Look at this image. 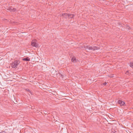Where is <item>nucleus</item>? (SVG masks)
Masks as SVG:
<instances>
[{
  "mask_svg": "<svg viewBox=\"0 0 133 133\" xmlns=\"http://www.w3.org/2000/svg\"><path fill=\"white\" fill-rule=\"evenodd\" d=\"M20 63V61L18 60H17L14 61L11 65V66L13 68H15L17 67V66Z\"/></svg>",
  "mask_w": 133,
  "mask_h": 133,
  "instance_id": "1",
  "label": "nucleus"
},
{
  "mask_svg": "<svg viewBox=\"0 0 133 133\" xmlns=\"http://www.w3.org/2000/svg\"><path fill=\"white\" fill-rule=\"evenodd\" d=\"M84 47L87 49H88L89 50H97L98 49V47L96 46H89L87 45L85 46H84Z\"/></svg>",
  "mask_w": 133,
  "mask_h": 133,
  "instance_id": "2",
  "label": "nucleus"
},
{
  "mask_svg": "<svg viewBox=\"0 0 133 133\" xmlns=\"http://www.w3.org/2000/svg\"><path fill=\"white\" fill-rule=\"evenodd\" d=\"M36 39L32 40L31 42V45L33 46L37 47L38 46V44L36 43Z\"/></svg>",
  "mask_w": 133,
  "mask_h": 133,
  "instance_id": "3",
  "label": "nucleus"
},
{
  "mask_svg": "<svg viewBox=\"0 0 133 133\" xmlns=\"http://www.w3.org/2000/svg\"><path fill=\"white\" fill-rule=\"evenodd\" d=\"M117 103L118 104H120L121 106H124L125 105L124 102L121 100H119L118 101Z\"/></svg>",
  "mask_w": 133,
  "mask_h": 133,
  "instance_id": "4",
  "label": "nucleus"
},
{
  "mask_svg": "<svg viewBox=\"0 0 133 133\" xmlns=\"http://www.w3.org/2000/svg\"><path fill=\"white\" fill-rule=\"evenodd\" d=\"M7 10L10 11V12H13L16 10V9L13 8L12 6L9 7L7 9Z\"/></svg>",
  "mask_w": 133,
  "mask_h": 133,
  "instance_id": "5",
  "label": "nucleus"
},
{
  "mask_svg": "<svg viewBox=\"0 0 133 133\" xmlns=\"http://www.w3.org/2000/svg\"><path fill=\"white\" fill-rule=\"evenodd\" d=\"M62 16L65 18H67L68 17V14H63Z\"/></svg>",
  "mask_w": 133,
  "mask_h": 133,
  "instance_id": "6",
  "label": "nucleus"
},
{
  "mask_svg": "<svg viewBox=\"0 0 133 133\" xmlns=\"http://www.w3.org/2000/svg\"><path fill=\"white\" fill-rule=\"evenodd\" d=\"M74 16V15L73 14H68V17L69 18H72Z\"/></svg>",
  "mask_w": 133,
  "mask_h": 133,
  "instance_id": "7",
  "label": "nucleus"
},
{
  "mask_svg": "<svg viewBox=\"0 0 133 133\" xmlns=\"http://www.w3.org/2000/svg\"><path fill=\"white\" fill-rule=\"evenodd\" d=\"M71 61L72 62H77V60H76L75 57H73L71 59Z\"/></svg>",
  "mask_w": 133,
  "mask_h": 133,
  "instance_id": "8",
  "label": "nucleus"
},
{
  "mask_svg": "<svg viewBox=\"0 0 133 133\" xmlns=\"http://www.w3.org/2000/svg\"><path fill=\"white\" fill-rule=\"evenodd\" d=\"M22 60L23 61H30V59L29 58V57H28L26 58H24L22 59Z\"/></svg>",
  "mask_w": 133,
  "mask_h": 133,
  "instance_id": "9",
  "label": "nucleus"
},
{
  "mask_svg": "<svg viewBox=\"0 0 133 133\" xmlns=\"http://www.w3.org/2000/svg\"><path fill=\"white\" fill-rule=\"evenodd\" d=\"M111 131L112 133H118V131H115L113 129L111 130Z\"/></svg>",
  "mask_w": 133,
  "mask_h": 133,
  "instance_id": "10",
  "label": "nucleus"
},
{
  "mask_svg": "<svg viewBox=\"0 0 133 133\" xmlns=\"http://www.w3.org/2000/svg\"><path fill=\"white\" fill-rule=\"evenodd\" d=\"M130 67L133 68V63L132 62H131L130 64Z\"/></svg>",
  "mask_w": 133,
  "mask_h": 133,
  "instance_id": "11",
  "label": "nucleus"
},
{
  "mask_svg": "<svg viewBox=\"0 0 133 133\" xmlns=\"http://www.w3.org/2000/svg\"><path fill=\"white\" fill-rule=\"evenodd\" d=\"M25 90H26V91H28L29 92V93H30L31 94H32V93L31 92L29 89H25Z\"/></svg>",
  "mask_w": 133,
  "mask_h": 133,
  "instance_id": "12",
  "label": "nucleus"
},
{
  "mask_svg": "<svg viewBox=\"0 0 133 133\" xmlns=\"http://www.w3.org/2000/svg\"><path fill=\"white\" fill-rule=\"evenodd\" d=\"M107 84V83L106 82H105L103 84L104 85H106Z\"/></svg>",
  "mask_w": 133,
  "mask_h": 133,
  "instance_id": "13",
  "label": "nucleus"
},
{
  "mask_svg": "<svg viewBox=\"0 0 133 133\" xmlns=\"http://www.w3.org/2000/svg\"><path fill=\"white\" fill-rule=\"evenodd\" d=\"M129 72V71H127V72H126L125 73V74H128L127 73Z\"/></svg>",
  "mask_w": 133,
  "mask_h": 133,
  "instance_id": "14",
  "label": "nucleus"
},
{
  "mask_svg": "<svg viewBox=\"0 0 133 133\" xmlns=\"http://www.w3.org/2000/svg\"><path fill=\"white\" fill-rule=\"evenodd\" d=\"M110 77H114L113 75H112L111 76H110Z\"/></svg>",
  "mask_w": 133,
  "mask_h": 133,
  "instance_id": "15",
  "label": "nucleus"
},
{
  "mask_svg": "<svg viewBox=\"0 0 133 133\" xmlns=\"http://www.w3.org/2000/svg\"><path fill=\"white\" fill-rule=\"evenodd\" d=\"M44 113L46 114H47V112H46V111H45V112H44Z\"/></svg>",
  "mask_w": 133,
  "mask_h": 133,
  "instance_id": "16",
  "label": "nucleus"
},
{
  "mask_svg": "<svg viewBox=\"0 0 133 133\" xmlns=\"http://www.w3.org/2000/svg\"><path fill=\"white\" fill-rule=\"evenodd\" d=\"M1 61V60H0V61Z\"/></svg>",
  "mask_w": 133,
  "mask_h": 133,
  "instance_id": "17",
  "label": "nucleus"
}]
</instances>
